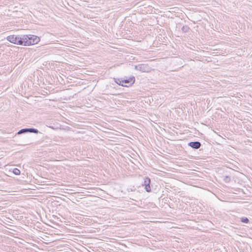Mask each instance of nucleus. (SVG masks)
<instances>
[{"mask_svg": "<svg viewBox=\"0 0 252 252\" xmlns=\"http://www.w3.org/2000/svg\"><path fill=\"white\" fill-rule=\"evenodd\" d=\"M26 37H28V35H24L22 37L18 36L15 44L26 46L25 41L27 40Z\"/></svg>", "mask_w": 252, "mask_h": 252, "instance_id": "f03ea898", "label": "nucleus"}, {"mask_svg": "<svg viewBox=\"0 0 252 252\" xmlns=\"http://www.w3.org/2000/svg\"><path fill=\"white\" fill-rule=\"evenodd\" d=\"M18 36H16L15 35H11L9 36H8L6 38L7 40L9 41L10 42L16 44V41L17 40Z\"/></svg>", "mask_w": 252, "mask_h": 252, "instance_id": "423d86ee", "label": "nucleus"}, {"mask_svg": "<svg viewBox=\"0 0 252 252\" xmlns=\"http://www.w3.org/2000/svg\"><path fill=\"white\" fill-rule=\"evenodd\" d=\"M150 183L151 180L150 178L146 177L144 179V184L143 185L145 186V189L147 192H150L151 191V187L150 186Z\"/></svg>", "mask_w": 252, "mask_h": 252, "instance_id": "20e7f679", "label": "nucleus"}, {"mask_svg": "<svg viewBox=\"0 0 252 252\" xmlns=\"http://www.w3.org/2000/svg\"><path fill=\"white\" fill-rule=\"evenodd\" d=\"M241 221L244 223H248L249 222V220L247 218H241Z\"/></svg>", "mask_w": 252, "mask_h": 252, "instance_id": "9b49d317", "label": "nucleus"}, {"mask_svg": "<svg viewBox=\"0 0 252 252\" xmlns=\"http://www.w3.org/2000/svg\"><path fill=\"white\" fill-rule=\"evenodd\" d=\"M13 172L16 175H19L20 174V171L17 168H14L13 170Z\"/></svg>", "mask_w": 252, "mask_h": 252, "instance_id": "9d476101", "label": "nucleus"}, {"mask_svg": "<svg viewBox=\"0 0 252 252\" xmlns=\"http://www.w3.org/2000/svg\"><path fill=\"white\" fill-rule=\"evenodd\" d=\"M115 82L118 84V85H121L122 86H125V87H128V85H126V84H123V80L122 79H115Z\"/></svg>", "mask_w": 252, "mask_h": 252, "instance_id": "1a4fd4ad", "label": "nucleus"}, {"mask_svg": "<svg viewBox=\"0 0 252 252\" xmlns=\"http://www.w3.org/2000/svg\"><path fill=\"white\" fill-rule=\"evenodd\" d=\"M27 40L25 41L26 46H30L37 44L40 41V38L34 35H28L26 37Z\"/></svg>", "mask_w": 252, "mask_h": 252, "instance_id": "f257e3e1", "label": "nucleus"}, {"mask_svg": "<svg viewBox=\"0 0 252 252\" xmlns=\"http://www.w3.org/2000/svg\"><path fill=\"white\" fill-rule=\"evenodd\" d=\"M189 146H190L191 147L194 148V149H198L201 146V144L199 142H191L189 143Z\"/></svg>", "mask_w": 252, "mask_h": 252, "instance_id": "0eeeda50", "label": "nucleus"}, {"mask_svg": "<svg viewBox=\"0 0 252 252\" xmlns=\"http://www.w3.org/2000/svg\"><path fill=\"white\" fill-rule=\"evenodd\" d=\"M136 68L138 70L144 72H148L150 71V68L148 65L145 64L140 65L138 66H136Z\"/></svg>", "mask_w": 252, "mask_h": 252, "instance_id": "39448f33", "label": "nucleus"}, {"mask_svg": "<svg viewBox=\"0 0 252 252\" xmlns=\"http://www.w3.org/2000/svg\"><path fill=\"white\" fill-rule=\"evenodd\" d=\"M224 180L226 182H227L230 181V178L228 176H226Z\"/></svg>", "mask_w": 252, "mask_h": 252, "instance_id": "f8f14e48", "label": "nucleus"}, {"mask_svg": "<svg viewBox=\"0 0 252 252\" xmlns=\"http://www.w3.org/2000/svg\"><path fill=\"white\" fill-rule=\"evenodd\" d=\"M134 81H135V79H134V77H130V78H129L128 79L123 80V84H128L130 82H132V84H133L134 83Z\"/></svg>", "mask_w": 252, "mask_h": 252, "instance_id": "6e6552de", "label": "nucleus"}, {"mask_svg": "<svg viewBox=\"0 0 252 252\" xmlns=\"http://www.w3.org/2000/svg\"><path fill=\"white\" fill-rule=\"evenodd\" d=\"M27 132H33L34 133H37L38 132V130L34 128H24L19 130L17 134H21L22 133H24Z\"/></svg>", "mask_w": 252, "mask_h": 252, "instance_id": "7ed1b4c3", "label": "nucleus"}]
</instances>
